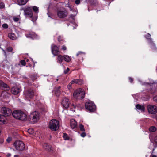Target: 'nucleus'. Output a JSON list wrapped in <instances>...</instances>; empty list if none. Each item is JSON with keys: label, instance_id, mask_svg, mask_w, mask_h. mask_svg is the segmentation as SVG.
<instances>
[{"label": "nucleus", "instance_id": "1", "mask_svg": "<svg viewBox=\"0 0 157 157\" xmlns=\"http://www.w3.org/2000/svg\"><path fill=\"white\" fill-rule=\"evenodd\" d=\"M23 10L24 11V15L26 17L31 18L32 21L33 22L37 20V17H33V12L31 6H26Z\"/></svg>", "mask_w": 157, "mask_h": 157}, {"label": "nucleus", "instance_id": "2", "mask_svg": "<svg viewBox=\"0 0 157 157\" xmlns=\"http://www.w3.org/2000/svg\"><path fill=\"white\" fill-rule=\"evenodd\" d=\"M12 114L14 118L20 120L25 121L27 118L26 114L21 110H14L12 113Z\"/></svg>", "mask_w": 157, "mask_h": 157}, {"label": "nucleus", "instance_id": "3", "mask_svg": "<svg viewBox=\"0 0 157 157\" xmlns=\"http://www.w3.org/2000/svg\"><path fill=\"white\" fill-rule=\"evenodd\" d=\"M13 146L16 150L18 151H22L25 149V144L23 141L20 140L15 141L13 144Z\"/></svg>", "mask_w": 157, "mask_h": 157}, {"label": "nucleus", "instance_id": "4", "mask_svg": "<svg viewBox=\"0 0 157 157\" xmlns=\"http://www.w3.org/2000/svg\"><path fill=\"white\" fill-rule=\"evenodd\" d=\"M59 122L57 120L52 119L50 121L48 127L52 130L56 131L59 128Z\"/></svg>", "mask_w": 157, "mask_h": 157}, {"label": "nucleus", "instance_id": "5", "mask_svg": "<svg viewBox=\"0 0 157 157\" xmlns=\"http://www.w3.org/2000/svg\"><path fill=\"white\" fill-rule=\"evenodd\" d=\"M85 94V92L83 89H78L74 91L73 95L76 99H81L84 98Z\"/></svg>", "mask_w": 157, "mask_h": 157}, {"label": "nucleus", "instance_id": "6", "mask_svg": "<svg viewBox=\"0 0 157 157\" xmlns=\"http://www.w3.org/2000/svg\"><path fill=\"white\" fill-rule=\"evenodd\" d=\"M34 90L32 89H29L24 92V95L27 99H32L34 96Z\"/></svg>", "mask_w": 157, "mask_h": 157}, {"label": "nucleus", "instance_id": "7", "mask_svg": "<svg viewBox=\"0 0 157 157\" xmlns=\"http://www.w3.org/2000/svg\"><path fill=\"white\" fill-rule=\"evenodd\" d=\"M86 108L89 111L92 112L96 110V106L94 103L91 101L87 102L85 103Z\"/></svg>", "mask_w": 157, "mask_h": 157}, {"label": "nucleus", "instance_id": "8", "mask_svg": "<svg viewBox=\"0 0 157 157\" xmlns=\"http://www.w3.org/2000/svg\"><path fill=\"white\" fill-rule=\"evenodd\" d=\"M39 113L36 111H34L31 113L30 115V118L33 123L38 121L39 120Z\"/></svg>", "mask_w": 157, "mask_h": 157}, {"label": "nucleus", "instance_id": "9", "mask_svg": "<svg viewBox=\"0 0 157 157\" xmlns=\"http://www.w3.org/2000/svg\"><path fill=\"white\" fill-rule=\"evenodd\" d=\"M0 112L4 116L6 117L9 116L12 113L11 110L10 109L5 107L1 108Z\"/></svg>", "mask_w": 157, "mask_h": 157}, {"label": "nucleus", "instance_id": "10", "mask_svg": "<svg viewBox=\"0 0 157 157\" xmlns=\"http://www.w3.org/2000/svg\"><path fill=\"white\" fill-rule=\"evenodd\" d=\"M147 109L149 113L155 114L157 112V107L155 105H148L147 106Z\"/></svg>", "mask_w": 157, "mask_h": 157}, {"label": "nucleus", "instance_id": "11", "mask_svg": "<svg viewBox=\"0 0 157 157\" xmlns=\"http://www.w3.org/2000/svg\"><path fill=\"white\" fill-rule=\"evenodd\" d=\"M51 50L54 56H57L59 54L60 52L58 48L53 44L51 45Z\"/></svg>", "mask_w": 157, "mask_h": 157}, {"label": "nucleus", "instance_id": "12", "mask_svg": "<svg viewBox=\"0 0 157 157\" xmlns=\"http://www.w3.org/2000/svg\"><path fill=\"white\" fill-rule=\"evenodd\" d=\"M58 16L60 18H64L66 17L68 15L67 11L65 9L63 10H58L57 13Z\"/></svg>", "mask_w": 157, "mask_h": 157}, {"label": "nucleus", "instance_id": "13", "mask_svg": "<svg viewBox=\"0 0 157 157\" xmlns=\"http://www.w3.org/2000/svg\"><path fill=\"white\" fill-rule=\"evenodd\" d=\"M21 91V87L19 86H15L11 90V93L13 94H18Z\"/></svg>", "mask_w": 157, "mask_h": 157}, {"label": "nucleus", "instance_id": "14", "mask_svg": "<svg viewBox=\"0 0 157 157\" xmlns=\"http://www.w3.org/2000/svg\"><path fill=\"white\" fill-rule=\"evenodd\" d=\"M62 104L65 108H68L70 104L69 99L66 97L63 98L62 101Z\"/></svg>", "mask_w": 157, "mask_h": 157}, {"label": "nucleus", "instance_id": "15", "mask_svg": "<svg viewBox=\"0 0 157 157\" xmlns=\"http://www.w3.org/2000/svg\"><path fill=\"white\" fill-rule=\"evenodd\" d=\"M1 88L2 90H9L10 88L7 85L2 81H0V89Z\"/></svg>", "mask_w": 157, "mask_h": 157}, {"label": "nucleus", "instance_id": "16", "mask_svg": "<svg viewBox=\"0 0 157 157\" xmlns=\"http://www.w3.org/2000/svg\"><path fill=\"white\" fill-rule=\"evenodd\" d=\"M77 126V123L75 120L72 119L70 120V126L72 128H74Z\"/></svg>", "mask_w": 157, "mask_h": 157}, {"label": "nucleus", "instance_id": "17", "mask_svg": "<svg viewBox=\"0 0 157 157\" xmlns=\"http://www.w3.org/2000/svg\"><path fill=\"white\" fill-rule=\"evenodd\" d=\"M57 62H58L59 63L61 64L64 60V56H63L61 55H58L57 57Z\"/></svg>", "mask_w": 157, "mask_h": 157}, {"label": "nucleus", "instance_id": "18", "mask_svg": "<svg viewBox=\"0 0 157 157\" xmlns=\"http://www.w3.org/2000/svg\"><path fill=\"white\" fill-rule=\"evenodd\" d=\"M17 3L19 5H23L25 4L28 0H17Z\"/></svg>", "mask_w": 157, "mask_h": 157}, {"label": "nucleus", "instance_id": "19", "mask_svg": "<svg viewBox=\"0 0 157 157\" xmlns=\"http://www.w3.org/2000/svg\"><path fill=\"white\" fill-rule=\"evenodd\" d=\"M6 122L5 117L3 116L0 114V124H5Z\"/></svg>", "mask_w": 157, "mask_h": 157}, {"label": "nucleus", "instance_id": "20", "mask_svg": "<svg viewBox=\"0 0 157 157\" xmlns=\"http://www.w3.org/2000/svg\"><path fill=\"white\" fill-rule=\"evenodd\" d=\"M8 37L12 40H15L16 39L15 35L13 33H9L8 34Z\"/></svg>", "mask_w": 157, "mask_h": 157}, {"label": "nucleus", "instance_id": "21", "mask_svg": "<svg viewBox=\"0 0 157 157\" xmlns=\"http://www.w3.org/2000/svg\"><path fill=\"white\" fill-rule=\"evenodd\" d=\"M71 82L72 83V84L75 83L79 84H81L82 83V81L81 80H79L78 79H74Z\"/></svg>", "mask_w": 157, "mask_h": 157}, {"label": "nucleus", "instance_id": "22", "mask_svg": "<svg viewBox=\"0 0 157 157\" xmlns=\"http://www.w3.org/2000/svg\"><path fill=\"white\" fill-rule=\"evenodd\" d=\"M60 86H59L55 89V94L56 96H59L61 93V91L60 90Z\"/></svg>", "mask_w": 157, "mask_h": 157}, {"label": "nucleus", "instance_id": "23", "mask_svg": "<svg viewBox=\"0 0 157 157\" xmlns=\"http://www.w3.org/2000/svg\"><path fill=\"white\" fill-rule=\"evenodd\" d=\"M136 107L137 109L140 110L142 111H144L145 109V108L143 106H141L139 104L136 105Z\"/></svg>", "mask_w": 157, "mask_h": 157}, {"label": "nucleus", "instance_id": "24", "mask_svg": "<svg viewBox=\"0 0 157 157\" xmlns=\"http://www.w3.org/2000/svg\"><path fill=\"white\" fill-rule=\"evenodd\" d=\"M71 58L70 56L67 55H64V60L67 62H69L71 61Z\"/></svg>", "mask_w": 157, "mask_h": 157}, {"label": "nucleus", "instance_id": "25", "mask_svg": "<svg viewBox=\"0 0 157 157\" xmlns=\"http://www.w3.org/2000/svg\"><path fill=\"white\" fill-rule=\"evenodd\" d=\"M43 147L45 149L47 150L48 151H50L51 149V146L48 145L46 143H44L43 145Z\"/></svg>", "mask_w": 157, "mask_h": 157}, {"label": "nucleus", "instance_id": "26", "mask_svg": "<svg viewBox=\"0 0 157 157\" xmlns=\"http://www.w3.org/2000/svg\"><path fill=\"white\" fill-rule=\"evenodd\" d=\"M26 36L27 37H29L33 39L36 37V35L34 33H32L27 34L26 35Z\"/></svg>", "mask_w": 157, "mask_h": 157}, {"label": "nucleus", "instance_id": "27", "mask_svg": "<svg viewBox=\"0 0 157 157\" xmlns=\"http://www.w3.org/2000/svg\"><path fill=\"white\" fill-rule=\"evenodd\" d=\"M156 127L154 126H151L149 128V130L150 132H154L156 131Z\"/></svg>", "mask_w": 157, "mask_h": 157}, {"label": "nucleus", "instance_id": "28", "mask_svg": "<svg viewBox=\"0 0 157 157\" xmlns=\"http://www.w3.org/2000/svg\"><path fill=\"white\" fill-rule=\"evenodd\" d=\"M32 7V10H33V11L36 13H38V8L36 6H31Z\"/></svg>", "mask_w": 157, "mask_h": 157}, {"label": "nucleus", "instance_id": "29", "mask_svg": "<svg viewBox=\"0 0 157 157\" xmlns=\"http://www.w3.org/2000/svg\"><path fill=\"white\" fill-rule=\"evenodd\" d=\"M63 137L64 140H68L69 139V137L68 136L67 134L66 133H64L63 136Z\"/></svg>", "mask_w": 157, "mask_h": 157}, {"label": "nucleus", "instance_id": "30", "mask_svg": "<svg viewBox=\"0 0 157 157\" xmlns=\"http://www.w3.org/2000/svg\"><path fill=\"white\" fill-rule=\"evenodd\" d=\"M28 132L30 134H32L34 132V130L32 128H30L27 130Z\"/></svg>", "mask_w": 157, "mask_h": 157}, {"label": "nucleus", "instance_id": "31", "mask_svg": "<svg viewBox=\"0 0 157 157\" xmlns=\"http://www.w3.org/2000/svg\"><path fill=\"white\" fill-rule=\"evenodd\" d=\"M80 129L82 131H85V129L84 128V126L82 124L80 125L79 126Z\"/></svg>", "mask_w": 157, "mask_h": 157}, {"label": "nucleus", "instance_id": "32", "mask_svg": "<svg viewBox=\"0 0 157 157\" xmlns=\"http://www.w3.org/2000/svg\"><path fill=\"white\" fill-rule=\"evenodd\" d=\"M72 83L71 82L67 86V88L69 90H70L71 88L72 85Z\"/></svg>", "mask_w": 157, "mask_h": 157}, {"label": "nucleus", "instance_id": "33", "mask_svg": "<svg viewBox=\"0 0 157 157\" xmlns=\"http://www.w3.org/2000/svg\"><path fill=\"white\" fill-rule=\"evenodd\" d=\"M21 64L23 66H25V65L26 62L25 60H21L20 61Z\"/></svg>", "mask_w": 157, "mask_h": 157}, {"label": "nucleus", "instance_id": "34", "mask_svg": "<svg viewBox=\"0 0 157 157\" xmlns=\"http://www.w3.org/2000/svg\"><path fill=\"white\" fill-rule=\"evenodd\" d=\"M3 28L4 29H6L8 28V25L6 24H3L2 25Z\"/></svg>", "mask_w": 157, "mask_h": 157}, {"label": "nucleus", "instance_id": "35", "mask_svg": "<svg viewBox=\"0 0 157 157\" xmlns=\"http://www.w3.org/2000/svg\"><path fill=\"white\" fill-rule=\"evenodd\" d=\"M7 50L8 52H11L13 51V49L12 47H9L7 48Z\"/></svg>", "mask_w": 157, "mask_h": 157}, {"label": "nucleus", "instance_id": "36", "mask_svg": "<svg viewBox=\"0 0 157 157\" xmlns=\"http://www.w3.org/2000/svg\"><path fill=\"white\" fill-rule=\"evenodd\" d=\"M12 138L10 137H8L6 139V141L8 143H10L12 140Z\"/></svg>", "mask_w": 157, "mask_h": 157}, {"label": "nucleus", "instance_id": "37", "mask_svg": "<svg viewBox=\"0 0 157 157\" xmlns=\"http://www.w3.org/2000/svg\"><path fill=\"white\" fill-rule=\"evenodd\" d=\"M84 54L85 53L83 52H79L76 54V56H78L79 55H81L82 54Z\"/></svg>", "mask_w": 157, "mask_h": 157}, {"label": "nucleus", "instance_id": "38", "mask_svg": "<svg viewBox=\"0 0 157 157\" xmlns=\"http://www.w3.org/2000/svg\"><path fill=\"white\" fill-rule=\"evenodd\" d=\"M4 7V5L3 3H0V8H3Z\"/></svg>", "mask_w": 157, "mask_h": 157}, {"label": "nucleus", "instance_id": "39", "mask_svg": "<svg viewBox=\"0 0 157 157\" xmlns=\"http://www.w3.org/2000/svg\"><path fill=\"white\" fill-rule=\"evenodd\" d=\"M153 99L154 101L157 103V95L154 97L153 98Z\"/></svg>", "mask_w": 157, "mask_h": 157}, {"label": "nucleus", "instance_id": "40", "mask_svg": "<svg viewBox=\"0 0 157 157\" xmlns=\"http://www.w3.org/2000/svg\"><path fill=\"white\" fill-rule=\"evenodd\" d=\"M69 71V68H67V69L64 71V73H65V74H67Z\"/></svg>", "mask_w": 157, "mask_h": 157}, {"label": "nucleus", "instance_id": "41", "mask_svg": "<svg viewBox=\"0 0 157 157\" xmlns=\"http://www.w3.org/2000/svg\"><path fill=\"white\" fill-rule=\"evenodd\" d=\"M58 78H59V77H57V78H56L55 79H54L53 80H52V81L55 82L58 81V80H59Z\"/></svg>", "mask_w": 157, "mask_h": 157}, {"label": "nucleus", "instance_id": "42", "mask_svg": "<svg viewBox=\"0 0 157 157\" xmlns=\"http://www.w3.org/2000/svg\"><path fill=\"white\" fill-rule=\"evenodd\" d=\"M14 21L15 22H17L19 20V19L17 17H15L13 18Z\"/></svg>", "mask_w": 157, "mask_h": 157}, {"label": "nucleus", "instance_id": "43", "mask_svg": "<svg viewBox=\"0 0 157 157\" xmlns=\"http://www.w3.org/2000/svg\"><path fill=\"white\" fill-rule=\"evenodd\" d=\"M81 136L82 137H84L86 136V134L85 133L83 132L81 134Z\"/></svg>", "mask_w": 157, "mask_h": 157}, {"label": "nucleus", "instance_id": "44", "mask_svg": "<svg viewBox=\"0 0 157 157\" xmlns=\"http://www.w3.org/2000/svg\"><path fill=\"white\" fill-rule=\"evenodd\" d=\"M80 2V0H76L75 1V3L77 5L79 4Z\"/></svg>", "mask_w": 157, "mask_h": 157}, {"label": "nucleus", "instance_id": "45", "mask_svg": "<svg viewBox=\"0 0 157 157\" xmlns=\"http://www.w3.org/2000/svg\"><path fill=\"white\" fill-rule=\"evenodd\" d=\"M62 49L63 50H65L67 49V48L64 45H63L62 47Z\"/></svg>", "mask_w": 157, "mask_h": 157}, {"label": "nucleus", "instance_id": "46", "mask_svg": "<svg viewBox=\"0 0 157 157\" xmlns=\"http://www.w3.org/2000/svg\"><path fill=\"white\" fill-rule=\"evenodd\" d=\"M11 155V154L10 153H7L6 155V156L7 157H10Z\"/></svg>", "mask_w": 157, "mask_h": 157}, {"label": "nucleus", "instance_id": "47", "mask_svg": "<svg viewBox=\"0 0 157 157\" xmlns=\"http://www.w3.org/2000/svg\"><path fill=\"white\" fill-rule=\"evenodd\" d=\"M154 141L155 143L157 144V136L155 138Z\"/></svg>", "mask_w": 157, "mask_h": 157}, {"label": "nucleus", "instance_id": "48", "mask_svg": "<svg viewBox=\"0 0 157 157\" xmlns=\"http://www.w3.org/2000/svg\"><path fill=\"white\" fill-rule=\"evenodd\" d=\"M129 80L131 82H132L133 81V78L130 77H129Z\"/></svg>", "mask_w": 157, "mask_h": 157}, {"label": "nucleus", "instance_id": "49", "mask_svg": "<svg viewBox=\"0 0 157 157\" xmlns=\"http://www.w3.org/2000/svg\"><path fill=\"white\" fill-rule=\"evenodd\" d=\"M150 157H157V156L155 155L151 154L150 155Z\"/></svg>", "mask_w": 157, "mask_h": 157}, {"label": "nucleus", "instance_id": "50", "mask_svg": "<svg viewBox=\"0 0 157 157\" xmlns=\"http://www.w3.org/2000/svg\"><path fill=\"white\" fill-rule=\"evenodd\" d=\"M72 106L75 108V109L76 108V106L75 105H74L73 104H72Z\"/></svg>", "mask_w": 157, "mask_h": 157}, {"label": "nucleus", "instance_id": "51", "mask_svg": "<svg viewBox=\"0 0 157 157\" xmlns=\"http://www.w3.org/2000/svg\"><path fill=\"white\" fill-rule=\"evenodd\" d=\"M14 157H19L18 155H14Z\"/></svg>", "mask_w": 157, "mask_h": 157}, {"label": "nucleus", "instance_id": "52", "mask_svg": "<svg viewBox=\"0 0 157 157\" xmlns=\"http://www.w3.org/2000/svg\"><path fill=\"white\" fill-rule=\"evenodd\" d=\"M2 51L4 52L5 53V55L6 56V52H5V51L3 49H2Z\"/></svg>", "mask_w": 157, "mask_h": 157}, {"label": "nucleus", "instance_id": "53", "mask_svg": "<svg viewBox=\"0 0 157 157\" xmlns=\"http://www.w3.org/2000/svg\"><path fill=\"white\" fill-rule=\"evenodd\" d=\"M147 35H148V37H151V35H150V34H148Z\"/></svg>", "mask_w": 157, "mask_h": 157}, {"label": "nucleus", "instance_id": "54", "mask_svg": "<svg viewBox=\"0 0 157 157\" xmlns=\"http://www.w3.org/2000/svg\"><path fill=\"white\" fill-rule=\"evenodd\" d=\"M58 40L59 41L60 40H59V38H58Z\"/></svg>", "mask_w": 157, "mask_h": 157}, {"label": "nucleus", "instance_id": "55", "mask_svg": "<svg viewBox=\"0 0 157 157\" xmlns=\"http://www.w3.org/2000/svg\"><path fill=\"white\" fill-rule=\"evenodd\" d=\"M147 156L146 155V157H147Z\"/></svg>", "mask_w": 157, "mask_h": 157}, {"label": "nucleus", "instance_id": "56", "mask_svg": "<svg viewBox=\"0 0 157 157\" xmlns=\"http://www.w3.org/2000/svg\"><path fill=\"white\" fill-rule=\"evenodd\" d=\"M156 70H157V69H156Z\"/></svg>", "mask_w": 157, "mask_h": 157}, {"label": "nucleus", "instance_id": "57", "mask_svg": "<svg viewBox=\"0 0 157 157\" xmlns=\"http://www.w3.org/2000/svg\"><path fill=\"white\" fill-rule=\"evenodd\" d=\"M0 157H1L0 156Z\"/></svg>", "mask_w": 157, "mask_h": 157}]
</instances>
